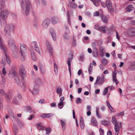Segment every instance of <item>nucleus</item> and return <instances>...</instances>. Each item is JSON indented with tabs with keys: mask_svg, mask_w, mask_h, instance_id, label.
Segmentation results:
<instances>
[{
	"mask_svg": "<svg viewBox=\"0 0 135 135\" xmlns=\"http://www.w3.org/2000/svg\"><path fill=\"white\" fill-rule=\"evenodd\" d=\"M99 15V13L98 12H95L94 13V16H98Z\"/></svg>",
	"mask_w": 135,
	"mask_h": 135,
	"instance_id": "69168bd1",
	"label": "nucleus"
},
{
	"mask_svg": "<svg viewBox=\"0 0 135 135\" xmlns=\"http://www.w3.org/2000/svg\"><path fill=\"white\" fill-rule=\"evenodd\" d=\"M14 80L15 82L19 84L20 83V80L19 78L17 75V74L16 76L14 77Z\"/></svg>",
	"mask_w": 135,
	"mask_h": 135,
	"instance_id": "72a5a7b5",
	"label": "nucleus"
},
{
	"mask_svg": "<svg viewBox=\"0 0 135 135\" xmlns=\"http://www.w3.org/2000/svg\"><path fill=\"white\" fill-rule=\"evenodd\" d=\"M20 49L21 53V59L22 61H24L25 59V54L26 52V47L25 45L22 44L21 45Z\"/></svg>",
	"mask_w": 135,
	"mask_h": 135,
	"instance_id": "20e7f679",
	"label": "nucleus"
},
{
	"mask_svg": "<svg viewBox=\"0 0 135 135\" xmlns=\"http://www.w3.org/2000/svg\"><path fill=\"white\" fill-rule=\"evenodd\" d=\"M94 28L95 29L97 30H98L99 29V27L98 25H95Z\"/></svg>",
	"mask_w": 135,
	"mask_h": 135,
	"instance_id": "774afa93",
	"label": "nucleus"
},
{
	"mask_svg": "<svg viewBox=\"0 0 135 135\" xmlns=\"http://www.w3.org/2000/svg\"><path fill=\"white\" fill-rule=\"evenodd\" d=\"M80 126L81 129H83L84 126V122H80Z\"/></svg>",
	"mask_w": 135,
	"mask_h": 135,
	"instance_id": "4d7b16f0",
	"label": "nucleus"
},
{
	"mask_svg": "<svg viewBox=\"0 0 135 135\" xmlns=\"http://www.w3.org/2000/svg\"><path fill=\"white\" fill-rule=\"evenodd\" d=\"M5 92L2 89H0V94L1 96H3L5 94Z\"/></svg>",
	"mask_w": 135,
	"mask_h": 135,
	"instance_id": "603ef678",
	"label": "nucleus"
},
{
	"mask_svg": "<svg viewBox=\"0 0 135 135\" xmlns=\"http://www.w3.org/2000/svg\"><path fill=\"white\" fill-rule=\"evenodd\" d=\"M93 68V65L91 63L90 64V66L88 69V71L89 74H91Z\"/></svg>",
	"mask_w": 135,
	"mask_h": 135,
	"instance_id": "7c9ffc66",
	"label": "nucleus"
},
{
	"mask_svg": "<svg viewBox=\"0 0 135 135\" xmlns=\"http://www.w3.org/2000/svg\"><path fill=\"white\" fill-rule=\"evenodd\" d=\"M101 18L103 22L104 23H107L108 22V20L105 16L102 15L101 16Z\"/></svg>",
	"mask_w": 135,
	"mask_h": 135,
	"instance_id": "b1692460",
	"label": "nucleus"
},
{
	"mask_svg": "<svg viewBox=\"0 0 135 135\" xmlns=\"http://www.w3.org/2000/svg\"><path fill=\"white\" fill-rule=\"evenodd\" d=\"M62 92V90L61 88H58L57 89L56 92L57 94L61 93Z\"/></svg>",
	"mask_w": 135,
	"mask_h": 135,
	"instance_id": "5fc2aeb1",
	"label": "nucleus"
},
{
	"mask_svg": "<svg viewBox=\"0 0 135 135\" xmlns=\"http://www.w3.org/2000/svg\"><path fill=\"white\" fill-rule=\"evenodd\" d=\"M69 7L73 8L75 9L77 7V5L75 3H71L68 4Z\"/></svg>",
	"mask_w": 135,
	"mask_h": 135,
	"instance_id": "c85d7f7f",
	"label": "nucleus"
},
{
	"mask_svg": "<svg viewBox=\"0 0 135 135\" xmlns=\"http://www.w3.org/2000/svg\"><path fill=\"white\" fill-rule=\"evenodd\" d=\"M84 59V56L83 55H81L80 57L79 60L81 61H83Z\"/></svg>",
	"mask_w": 135,
	"mask_h": 135,
	"instance_id": "680f3d73",
	"label": "nucleus"
},
{
	"mask_svg": "<svg viewBox=\"0 0 135 135\" xmlns=\"http://www.w3.org/2000/svg\"><path fill=\"white\" fill-rule=\"evenodd\" d=\"M4 6V3L2 1L0 2V10L3 9Z\"/></svg>",
	"mask_w": 135,
	"mask_h": 135,
	"instance_id": "3c124183",
	"label": "nucleus"
},
{
	"mask_svg": "<svg viewBox=\"0 0 135 135\" xmlns=\"http://www.w3.org/2000/svg\"><path fill=\"white\" fill-rule=\"evenodd\" d=\"M26 110L28 112H31V108L29 106H28L26 107Z\"/></svg>",
	"mask_w": 135,
	"mask_h": 135,
	"instance_id": "bf43d9fd",
	"label": "nucleus"
},
{
	"mask_svg": "<svg viewBox=\"0 0 135 135\" xmlns=\"http://www.w3.org/2000/svg\"><path fill=\"white\" fill-rule=\"evenodd\" d=\"M41 80L39 78H36L34 81L36 85L39 84L41 83Z\"/></svg>",
	"mask_w": 135,
	"mask_h": 135,
	"instance_id": "f704fd0d",
	"label": "nucleus"
},
{
	"mask_svg": "<svg viewBox=\"0 0 135 135\" xmlns=\"http://www.w3.org/2000/svg\"><path fill=\"white\" fill-rule=\"evenodd\" d=\"M69 33L65 32L63 35V37L65 39H68L69 38V37L68 35Z\"/></svg>",
	"mask_w": 135,
	"mask_h": 135,
	"instance_id": "a18cd8bd",
	"label": "nucleus"
},
{
	"mask_svg": "<svg viewBox=\"0 0 135 135\" xmlns=\"http://www.w3.org/2000/svg\"><path fill=\"white\" fill-rule=\"evenodd\" d=\"M126 35L129 37L135 36V28H131L128 29L126 31Z\"/></svg>",
	"mask_w": 135,
	"mask_h": 135,
	"instance_id": "0eeeda50",
	"label": "nucleus"
},
{
	"mask_svg": "<svg viewBox=\"0 0 135 135\" xmlns=\"http://www.w3.org/2000/svg\"><path fill=\"white\" fill-rule=\"evenodd\" d=\"M112 66L113 67H114V71L113 72V73L112 75L113 78V82L115 81V82L116 84L117 85L118 83V82L116 77V66L115 64H113L112 65Z\"/></svg>",
	"mask_w": 135,
	"mask_h": 135,
	"instance_id": "6e6552de",
	"label": "nucleus"
},
{
	"mask_svg": "<svg viewBox=\"0 0 135 135\" xmlns=\"http://www.w3.org/2000/svg\"><path fill=\"white\" fill-rule=\"evenodd\" d=\"M82 102V100L80 98H78L75 101L76 103L78 104L81 103Z\"/></svg>",
	"mask_w": 135,
	"mask_h": 135,
	"instance_id": "de8ad7c7",
	"label": "nucleus"
},
{
	"mask_svg": "<svg viewBox=\"0 0 135 135\" xmlns=\"http://www.w3.org/2000/svg\"><path fill=\"white\" fill-rule=\"evenodd\" d=\"M96 113L97 117L99 118H101V114H99V109L98 108V107H96Z\"/></svg>",
	"mask_w": 135,
	"mask_h": 135,
	"instance_id": "2f4dec72",
	"label": "nucleus"
},
{
	"mask_svg": "<svg viewBox=\"0 0 135 135\" xmlns=\"http://www.w3.org/2000/svg\"><path fill=\"white\" fill-rule=\"evenodd\" d=\"M13 131L15 133V135H16L17 133V128L16 126H14L13 127Z\"/></svg>",
	"mask_w": 135,
	"mask_h": 135,
	"instance_id": "58836bf2",
	"label": "nucleus"
},
{
	"mask_svg": "<svg viewBox=\"0 0 135 135\" xmlns=\"http://www.w3.org/2000/svg\"><path fill=\"white\" fill-rule=\"evenodd\" d=\"M60 122L62 126V130L64 131L66 127V122L65 120H60Z\"/></svg>",
	"mask_w": 135,
	"mask_h": 135,
	"instance_id": "6ab92c4d",
	"label": "nucleus"
},
{
	"mask_svg": "<svg viewBox=\"0 0 135 135\" xmlns=\"http://www.w3.org/2000/svg\"><path fill=\"white\" fill-rule=\"evenodd\" d=\"M8 12L6 10H3L0 12V20H5L8 16Z\"/></svg>",
	"mask_w": 135,
	"mask_h": 135,
	"instance_id": "423d86ee",
	"label": "nucleus"
},
{
	"mask_svg": "<svg viewBox=\"0 0 135 135\" xmlns=\"http://www.w3.org/2000/svg\"><path fill=\"white\" fill-rule=\"evenodd\" d=\"M54 71L55 73H57L58 71V68L56 64L55 63H54Z\"/></svg>",
	"mask_w": 135,
	"mask_h": 135,
	"instance_id": "a19ab883",
	"label": "nucleus"
},
{
	"mask_svg": "<svg viewBox=\"0 0 135 135\" xmlns=\"http://www.w3.org/2000/svg\"><path fill=\"white\" fill-rule=\"evenodd\" d=\"M22 99V97L21 95L20 94H18L16 97L13 100V103L16 104H17L18 103L19 100H21Z\"/></svg>",
	"mask_w": 135,
	"mask_h": 135,
	"instance_id": "2eb2a0df",
	"label": "nucleus"
},
{
	"mask_svg": "<svg viewBox=\"0 0 135 135\" xmlns=\"http://www.w3.org/2000/svg\"><path fill=\"white\" fill-rule=\"evenodd\" d=\"M19 74L22 80L26 77V75L25 71L23 69H21L19 71Z\"/></svg>",
	"mask_w": 135,
	"mask_h": 135,
	"instance_id": "ddd939ff",
	"label": "nucleus"
},
{
	"mask_svg": "<svg viewBox=\"0 0 135 135\" xmlns=\"http://www.w3.org/2000/svg\"><path fill=\"white\" fill-rule=\"evenodd\" d=\"M22 8L25 12L26 15L29 13L30 10L32 8L30 1L29 0L25 1V0H23L21 4Z\"/></svg>",
	"mask_w": 135,
	"mask_h": 135,
	"instance_id": "f257e3e1",
	"label": "nucleus"
},
{
	"mask_svg": "<svg viewBox=\"0 0 135 135\" xmlns=\"http://www.w3.org/2000/svg\"><path fill=\"white\" fill-rule=\"evenodd\" d=\"M94 5L96 7H98L99 5V2H101L100 0H90Z\"/></svg>",
	"mask_w": 135,
	"mask_h": 135,
	"instance_id": "5701e85b",
	"label": "nucleus"
},
{
	"mask_svg": "<svg viewBox=\"0 0 135 135\" xmlns=\"http://www.w3.org/2000/svg\"><path fill=\"white\" fill-rule=\"evenodd\" d=\"M133 9V6L131 5H129L126 8V10L129 12L131 11Z\"/></svg>",
	"mask_w": 135,
	"mask_h": 135,
	"instance_id": "393cba45",
	"label": "nucleus"
},
{
	"mask_svg": "<svg viewBox=\"0 0 135 135\" xmlns=\"http://www.w3.org/2000/svg\"><path fill=\"white\" fill-rule=\"evenodd\" d=\"M91 125L94 126H97L98 125V122L96 119L94 117H92L91 118Z\"/></svg>",
	"mask_w": 135,
	"mask_h": 135,
	"instance_id": "dca6fc26",
	"label": "nucleus"
},
{
	"mask_svg": "<svg viewBox=\"0 0 135 135\" xmlns=\"http://www.w3.org/2000/svg\"><path fill=\"white\" fill-rule=\"evenodd\" d=\"M93 56L95 57H97L98 56V50L95 49L93 51Z\"/></svg>",
	"mask_w": 135,
	"mask_h": 135,
	"instance_id": "cd10ccee",
	"label": "nucleus"
},
{
	"mask_svg": "<svg viewBox=\"0 0 135 135\" xmlns=\"http://www.w3.org/2000/svg\"><path fill=\"white\" fill-rule=\"evenodd\" d=\"M17 74V73L16 71H12L9 72V76L10 78H12L16 76Z\"/></svg>",
	"mask_w": 135,
	"mask_h": 135,
	"instance_id": "a211bd4d",
	"label": "nucleus"
},
{
	"mask_svg": "<svg viewBox=\"0 0 135 135\" xmlns=\"http://www.w3.org/2000/svg\"><path fill=\"white\" fill-rule=\"evenodd\" d=\"M31 46L39 54H40V51L38 46L37 42L35 41H33L31 43Z\"/></svg>",
	"mask_w": 135,
	"mask_h": 135,
	"instance_id": "f8f14e48",
	"label": "nucleus"
},
{
	"mask_svg": "<svg viewBox=\"0 0 135 135\" xmlns=\"http://www.w3.org/2000/svg\"><path fill=\"white\" fill-rule=\"evenodd\" d=\"M100 55L102 57H103L104 56V53L105 52L104 49H100Z\"/></svg>",
	"mask_w": 135,
	"mask_h": 135,
	"instance_id": "e433bc0d",
	"label": "nucleus"
},
{
	"mask_svg": "<svg viewBox=\"0 0 135 135\" xmlns=\"http://www.w3.org/2000/svg\"><path fill=\"white\" fill-rule=\"evenodd\" d=\"M6 82V80L5 78L2 76L1 80V81H0V82L1 84H3Z\"/></svg>",
	"mask_w": 135,
	"mask_h": 135,
	"instance_id": "37998d69",
	"label": "nucleus"
},
{
	"mask_svg": "<svg viewBox=\"0 0 135 135\" xmlns=\"http://www.w3.org/2000/svg\"><path fill=\"white\" fill-rule=\"evenodd\" d=\"M38 91L37 87L34 86L32 91V94L34 95H36L38 93Z\"/></svg>",
	"mask_w": 135,
	"mask_h": 135,
	"instance_id": "4be33fe9",
	"label": "nucleus"
},
{
	"mask_svg": "<svg viewBox=\"0 0 135 135\" xmlns=\"http://www.w3.org/2000/svg\"><path fill=\"white\" fill-rule=\"evenodd\" d=\"M101 123L103 125L106 126L108 125L109 122L107 120H104L102 121Z\"/></svg>",
	"mask_w": 135,
	"mask_h": 135,
	"instance_id": "473e14b6",
	"label": "nucleus"
},
{
	"mask_svg": "<svg viewBox=\"0 0 135 135\" xmlns=\"http://www.w3.org/2000/svg\"><path fill=\"white\" fill-rule=\"evenodd\" d=\"M53 114L51 113L48 114H44L43 115L41 116V117L43 118H49L52 116Z\"/></svg>",
	"mask_w": 135,
	"mask_h": 135,
	"instance_id": "412c9836",
	"label": "nucleus"
},
{
	"mask_svg": "<svg viewBox=\"0 0 135 135\" xmlns=\"http://www.w3.org/2000/svg\"><path fill=\"white\" fill-rule=\"evenodd\" d=\"M106 5L108 9H109V8L111 7L112 6V4L111 1L109 0H107L106 2Z\"/></svg>",
	"mask_w": 135,
	"mask_h": 135,
	"instance_id": "a878e982",
	"label": "nucleus"
},
{
	"mask_svg": "<svg viewBox=\"0 0 135 135\" xmlns=\"http://www.w3.org/2000/svg\"><path fill=\"white\" fill-rule=\"evenodd\" d=\"M14 28L13 25L12 24H9L5 26L4 33L7 37H9L11 32L13 30Z\"/></svg>",
	"mask_w": 135,
	"mask_h": 135,
	"instance_id": "7ed1b4c3",
	"label": "nucleus"
},
{
	"mask_svg": "<svg viewBox=\"0 0 135 135\" xmlns=\"http://www.w3.org/2000/svg\"><path fill=\"white\" fill-rule=\"evenodd\" d=\"M2 73L4 75H5L6 74V72L5 70V69L4 68V67L2 70Z\"/></svg>",
	"mask_w": 135,
	"mask_h": 135,
	"instance_id": "052dcab7",
	"label": "nucleus"
},
{
	"mask_svg": "<svg viewBox=\"0 0 135 135\" xmlns=\"http://www.w3.org/2000/svg\"><path fill=\"white\" fill-rule=\"evenodd\" d=\"M104 78V75H102L101 76V78L100 76H98L94 84L95 86H96V85L97 84L102 85L103 83Z\"/></svg>",
	"mask_w": 135,
	"mask_h": 135,
	"instance_id": "1a4fd4ad",
	"label": "nucleus"
},
{
	"mask_svg": "<svg viewBox=\"0 0 135 135\" xmlns=\"http://www.w3.org/2000/svg\"><path fill=\"white\" fill-rule=\"evenodd\" d=\"M19 125L21 128H22L25 126V124L22 122H20L19 123Z\"/></svg>",
	"mask_w": 135,
	"mask_h": 135,
	"instance_id": "13d9d810",
	"label": "nucleus"
},
{
	"mask_svg": "<svg viewBox=\"0 0 135 135\" xmlns=\"http://www.w3.org/2000/svg\"><path fill=\"white\" fill-rule=\"evenodd\" d=\"M73 58V56H71V58H69L68 59V60L67 61V63L68 65L71 66L70 62L72 61Z\"/></svg>",
	"mask_w": 135,
	"mask_h": 135,
	"instance_id": "79ce46f5",
	"label": "nucleus"
},
{
	"mask_svg": "<svg viewBox=\"0 0 135 135\" xmlns=\"http://www.w3.org/2000/svg\"><path fill=\"white\" fill-rule=\"evenodd\" d=\"M37 129L39 130H43L46 129V128L44 127L41 126V123H38L37 124Z\"/></svg>",
	"mask_w": 135,
	"mask_h": 135,
	"instance_id": "aec40b11",
	"label": "nucleus"
},
{
	"mask_svg": "<svg viewBox=\"0 0 135 135\" xmlns=\"http://www.w3.org/2000/svg\"><path fill=\"white\" fill-rule=\"evenodd\" d=\"M67 17L68 18V22H69V23L70 25V22L69 21L70 20L69 13L68 12H67L66 13Z\"/></svg>",
	"mask_w": 135,
	"mask_h": 135,
	"instance_id": "8fccbe9b",
	"label": "nucleus"
},
{
	"mask_svg": "<svg viewBox=\"0 0 135 135\" xmlns=\"http://www.w3.org/2000/svg\"><path fill=\"white\" fill-rule=\"evenodd\" d=\"M45 45L48 51L50 54L52 55L53 52L52 48L49 41L46 40L45 41Z\"/></svg>",
	"mask_w": 135,
	"mask_h": 135,
	"instance_id": "9b49d317",
	"label": "nucleus"
},
{
	"mask_svg": "<svg viewBox=\"0 0 135 135\" xmlns=\"http://www.w3.org/2000/svg\"><path fill=\"white\" fill-rule=\"evenodd\" d=\"M8 43L9 47L12 49L13 51H15L16 47L15 45L14 42L12 38H10L9 40Z\"/></svg>",
	"mask_w": 135,
	"mask_h": 135,
	"instance_id": "9d476101",
	"label": "nucleus"
},
{
	"mask_svg": "<svg viewBox=\"0 0 135 135\" xmlns=\"http://www.w3.org/2000/svg\"><path fill=\"white\" fill-rule=\"evenodd\" d=\"M108 108H109L111 112H114V110L111 106H110Z\"/></svg>",
	"mask_w": 135,
	"mask_h": 135,
	"instance_id": "338daca9",
	"label": "nucleus"
},
{
	"mask_svg": "<svg viewBox=\"0 0 135 135\" xmlns=\"http://www.w3.org/2000/svg\"><path fill=\"white\" fill-rule=\"evenodd\" d=\"M6 64V63L5 60H2V61L0 62V66L3 67V68L4 67L5 65Z\"/></svg>",
	"mask_w": 135,
	"mask_h": 135,
	"instance_id": "ea45409f",
	"label": "nucleus"
},
{
	"mask_svg": "<svg viewBox=\"0 0 135 135\" xmlns=\"http://www.w3.org/2000/svg\"><path fill=\"white\" fill-rule=\"evenodd\" d=\"M105 28L106 27L105 26L102 27L100 28V30L102 31L103 33H105L106 32L105 30Z\"/></svg>",
	"mask_w": 135,
	"mask_h": 135,
	"instance_id": "c03bdc74",
	"label": "nucleus"
},
{
	"mask_svg": "<svg viewBox=\"0 0 135 135\" xmlns=\"http://www.w3.org/2000/svg\"><path fill=\"white\" fill-rule=\"evenodd\" d=\"M31 58L33 61H36L37 58L35 54L33 52H31Z\"/></svg>",
	"mask_w": 135,
	"mask_h": 135,
	"instance_id": "c756f323",
	"label": "nucleus"
},
{
	"mask_svg": "<svg viewBox=\"0 0 135 135\" xmlns=\"http://www.w3.org/2000/svg\"><path fill=\"white\" fill-rule=\"evenodd\" d=\"M131 68L133 69H135V62H133L131 63Z\"/></svg>",
	"mask_w": 135,
	"mask_h": 135,
	"instance_id": "6e6d98bb",
	"label": "nucleus"
},
{
	"mask_svg": "<svg viewBox=\"0 0 135 135\" xmlns=\"http://www.w3.org/2000/svg\"><path fill=\"white\" fill-rule=\"evenodd\" d=\"M34 115H30L28 118V119L30 120H32L33 118L34 117Z\"/></svg>",
	"mask_w": 135,
	"mask_h": 135,
	"instance_id": "e2e57ef3",
	"label": "nucleus"
},
{
	"mask_svg": "<svg viewBox=\"0 0 135 135\" xmlns=\"http://www.w3.org/2000/svg\"><path fill=\"white\" fill-rule=\"evenodd\" d=\"M108 88L109 87H107L104 89L103 94V95H105L107 94L108 91Z\"/></svg>",
	"mask_w": 135,
	"mask_h": 135,
	"instance_id": "09e8293b",
	"label": "nucleus"
},
{
	"mask_svg": "<svg viewBox=\"0 0 135 135\" xmlns=\"http://www.w3.org/2000/svg\"><path fill=\"white\" fill-rule=\"evenodd\" d=\"M50 20L48 19L45 20L42 24L43 27L45 28H47L50 23Z\"/></svg>",
	"mask_w": 135,
	"mask_h": 135,
	"instance_id": "4468645a",
	"label": "nucleus"
},
{
	"mask_svg": "<svg viewBox=\"0 0 135 135\" xmlns=\"http://www.w3.org/2000/svg\"><path fill=\"white\" fill-rule=\"evenodd\" d=\"M112 123L114 124V129L115 130V135H118V123L117 122L116 118L114 117H112Z\"/></svg>",
	"mask_w": 135,
	"mask_h": 135,
	"instance_id": "39448f33",
	"label": "nucleus"
},
{
	"mask_svg": "<svg viewBox=\"0 0 135 135\" xmlns=\"http://www.w3.org/2000/svg\"><path fill=\"white\" fill-rule=\"evenodd\" d=\"M51 33L53 39L54 41L55 40L56 38L55 32L54 31H53L52 32H51Z\"/></svg>",
	"mask_w": 135,
	"mask_h": 135,
	"instance_id": "c9c22d12",
	"label": "nucleus"
},
{
	"mask_svg": "<svg viewBox=\"0 0 135 135\" xmlns=\"http://www.w3.org/2000/svg\"><path fill=\"white\" fill-rule=\"evenodd\" d=\"M109 9H108L109 10V12H110V13H113L114 10L112 8H111V7L110 8H109Z\"/></svg>",
	"mask_w": 135,
	"mask_h": 135,
	"instance_id": "0e129e2a",
	"label": "nucleus"
},
{
	"mask_svg": "<svg viewBox=\"0 0 135 135\" xmlns=\"http://www.w3.org/2000/svg\"><path fill=\"white\" fill-rule=\"evenodd\" d=\"M40 72L42 74H44L45 73V69L44 66H41L40 67Z\"/></svg>",
	"mask_w": 135,
	"mask_h": 135,
	"instance_id": "bb28decb",
	"label": "nucleus"
},
{
	"mask_svg": "<svg viewBox=\"0 0 135 135\" xmlns=\"http://www.w3.org/2000/svg\"><path fill=\"white\" fill-rule=\"evenodd\" d=\"M1 33L0 32V49L4 53L5 56L6 57L7 61L8 64L10 63V59L8 57H7L6 52L7 51V49L5 46L4 43L1 37Z\"/></svg>",
	"mask_w": 135,
	"mask_h": 135,
	"instance_id": "f03ea898",
	"label": "nucleus"
},
{
	"mask_svg": "<svg viewBox=\"0 0 135 135\" xmlns=\"http://www.w3.org/2000/svg\"><path fill=\"white\" fill-rule=\"evenodd\" d=\"M102 62L103 64L104 65H106L107 64V60L105 58H103L102 59Z\"/></svg>",
	"mask_w": 135,
	"mask_h": 135,
	"instance_id": "4c0bfd02",
	"label": "nucleus"
},
{
	"mask_svg": "<svg viewBox=\"0 0 135 135\" xmlns=\"http://www.w3.org/2000/svg\"><path fill=\"white\" fill-rule=\"evenodd\" d=\"M45 130L46 131V134H49L50 132L51 131V129L50 128H46V129H45Z\"/></svg>",
	"mask_w": 135,
	"mask_h": 135,
	"instance_id": "49530a36",
	"label": "nucleus"
},
{
	"mask_svg": "<svg viewBox=\"0 0 135 135\" xmlns=\"http://www.w3.org/2000/svg\"><path fill=\"white\" fill-rule=\"evenodd\" d=\"M100 135H104V130L101 128H100L99 130Z\"/></svg>",
	"mask_w": 135,
	"mask_h": 135,
	"instance_id": "864d4df0",
	"label": "nucleus"
},
{
	"mask_svg": "<svg viewBox=\"0 0 135 135\" xmlns=\"http://www.w3.org/2000/svg\"><path fill=\"white\" fill-rule=\"evenodd\" d=\"M59 21V18L56 17H53L51 18V22L52 24H55L58 23Z\"/></svg>",
	"mask_w": 135,
	"mask_h": 135,
	"instance_id": "f3484780",
	"label": "nucleus"
}]
</instances>
